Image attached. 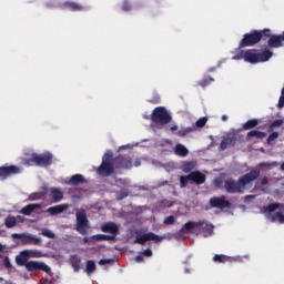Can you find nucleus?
<instances>
[{"label":"nucleus","mask_w":284,"mask_h":284,"mask_svg":"<svg viewBox=\"0 0 284 284\" xmlns=\"http://www.w3.org/2000/svg\"><path fill=\"white\" fill-rule=\"evenodd\" d=\"M258 176H261V171L251 170L248 173L240 176L237 181L229 178L224 181V190L227 192V194H243L247 185L256 181Z\"/></svg>","instance_id":"nucleus-1"},{"label":"nucleus","mask_w":284,"mask_h":284,"mask_svg":"<svg viewBox=\"0 0 284 284\" xmlns=\"http://www.w3.org/2000/svg\"><path fill=\"white\" fill-rule=\"evenodd\" d=\"M271 34L272 30L270 29L252 30L250 33L243 36L239 48H252L253 45L261 43V41H267Z\"/></svg>","instance_id":"nucleus-2"},{"label":"nucleus","mask_w":284,"mask_h":284,"mask_svg":"<svg viewBox=\"0 0 284 284\" xmlns=\"http://www.w3.org/2000/svg\"><path fill=\"white\" fill-rule=\"evenodd\" d=\"M241 59H244L246 63H267L272 57H274V52L270 51V49H264L261 52L256 49H248L246 51H242Z\"/></svg>","instance_id":"nucleus-3"},{"label":"nucleus","mask_w":284,"mask_h":284,"mask_svg":"<svg viewBox=\"0 0 284 284\" xmlns=\"http://www.w3.org/2000/svg\"><path fill=\"white\" fill-rule=\"evenodd\" d=\"M262 213L265 215L267 221L271 223L284 224V204L278 202H273L268 205L262 207Z\"/></svg>","instance_id":"nucleus-4"},{"label":"nucleus","mask_w":284,"mask_h":284,"mask_svg":"<svg viewBox=\"0 0 284 284\" xmlns=\"http://www.w3.org/2000/svg\"><path fill=\"white\" fill-rule=\"evenodd\" d=\"M151 121L155 125H168L172 123V115L164 106H156L151 114Z\"/></svg>","instance_id":"nucleus-5"},{"label":"nucleus","mask_w":284,"mask_h":284,"mask_svg":"<svg viewBox=\"0 0 284 284\" xmlns=\"http://www.w3.org/2000/svg\"><path fill=\"white\" fill-rule=\"evenodd\" d=\"M205 174L201 171H192L187 175L180 176V187L185 189L187 187V183H195V185H203L206 181Z\"/></svg>","instance_id":"nucleus-6"},{"label":"nucleus","mask_w":284,"mask_h":284,"mask_svg":"<svg viewBox=\"0 0 284 284\" xmlns=\"http://www.w3.org/2000/svg\"><path fill=\"white\" fill-rule=\"evenodd\" d=\"M52 153H33L30 159L24 160L26 165H38L39 168H48L52 163Z\"/></svg>","instance_id":"nucleus-7"},{"label":"nucleus","mask_w":284,"mask_h":284,"mask_svg":"<svg viewBox=\"0 0 284 284\" xmlns=\"http://www.w3.org/2000/svg\"><path fill=\"white\" fill-rule=\"evenodd\" d=\"M116 168L114 166V160H112V154L105 153L102 158V163L98 168L97 173L100 176H111V174H114V170Z\"/></svg>","instance_id":"nucleus-8"},{"label":"nucleus","mask_w":284,"mask_h":284,"mask_svg":"<svg viewBox=\"0 0 284 284\" xmlns=\"http://www.w3.org/2000/svg\"><path fill=\"white\" fill-rule=\"evenodd\" d=\"M41 194H49L50 199H52L54 203H59L60 201H63V191L57 187H50V189L43 187L42 193L31 194V200L36 201L41 199Z\"/></svg>","instance_id":"nucleus-9"},{"label":"nucleus","mask_w":284,"mask_h":284,"mask_svg":"<svg viewBox=\"0 0 284 284\" xmlns=\"http://www.w3.org/2000/svg\"><path fill=\"white\" fill-rule=\"evenodd\" d=\"M77 224L75 230L79 234L85 235L88 234V229L90 227V221H88V214L85 211H80L75 214Z\"/></svg>","instance_id":"nucleus-10"},{"label":"nucleus","mask_w":284,"mask_h":284,"mask_svg":"<svg viewBox=\"0 0 284 284\" xmlns=\"http://www.w3.org/2000/svg\"><path fill=\"white\" fill-rule=\"evenodd\" d=\"M11 237L21 241L22 245H41V237L30 233H13Z\"/></svg>","instance_id":"nucleus-11"},{"label":"nucleus","mask_w":284,"mask_h":284,"mask_svg":"<svg viewBox=\"0 0 284 284\" xmlns=\"http://www.w3.org/2000/svg\"><path fill=\"white\" fill-rule=\"evenodd\" d=\"M195 234L196 236H199V234H202L204 239H207V236H212V234H214V225L205 221L196 222Z\"/></svg>","instance_id":"nucleus-12"},{"label":"nucleus","mask_w":284,"mask_h":284,"mask_svg":"<svg viewBox=\"0 0 284 284\" xmlns=\"http://www.w3.org/2000/svg\"><path fill=\"white\" fill-rule=\"evenodd\" d=\"M115 170H131L132 158L130 155H118L113 159Z\"/></svg>","instance_id":"nucleus-13"},{"label":"nucleus","mask_w":284,"mask_h":284,"mask_svg":"<svg viewBox=\"0 0 284 284\" xmlns=\"http://www.w3.org/2000/svg\"><path fill=\"white\" fill-rule=\"evenodd\" d=\"M26 270L27 272H45L47 274H50L51 271L50 266L39 261H29L26 265Z\"/></svg>","instance_id":"nucleus-14"},{"label":"nucleus","mask_w":284,"mask_h":284,"mask_svg":"<svg viewBox=\"0 0 284 284\" xmlns=\"http://www.w3.org/2000/svg\"><path fill=\"white\" fill-rule=\"evenodd\" d=\"M101 231L111 234V235H106L111 239L103 240V241H114V239H116V236H119V225H116V223H114V222H106V223L102 224Z\"/></svg>","instance_id":"nucleus-15"},{"label":"nucleus","mask_w":284,"mask_h":284,"mask_svg":"<svg viewBox=\"0 0 284 284\" xmlns=\"http://www.w3.org/2000/svg\"><path fill=\"white\" fill-rule=\"evenodd\" d=\"M148 241H154L155 243H161V241H163V237L156 235L155 233L149 232L143 235H138L134 240V243H138L139 245H145Z\"/></svg>","instance_id":"nucleus-16"},{"label":"nucleus","mask_w":284,"mask_h":284,"mask_svg":"<svg viewBox=\"0 0 284 284\" xmlns=\"http://www.w3.org/2000/svg\"><path fill=\"white\" fill-rule=\"evenodd\" d=\"M210 205L211 207H217L219 210H225L227 207L232 206V203L226 200L225 195H222L220 197H211L210 199Z\"/></svg>","instance_id":"nucleus-17"},{"label":"nucleus","mask_w":284,"mask_h":284,"mask_svg":"<svg viewBox=\"0 0 284 284\" xmlns=\"http://www.w3.org/2000/svg\"><path fill=\"white\" fill-rule=\"evenodd\" d=\"M21 169L17 165L0 166V178L8 179V176H13V174H20Z\"/></svg>","instance_id":"nucleus-18"},{"label":"nucleus","mask_w":284,"mask_h":284,"mask_svg":"<svg viewBox=\"0 0 284 284\" xmlns=\"http://www.w3.org/2000/svg\"><path fill=\"white\" fill-rule=\"evenodd\" d=\"M284 34H273L267 38L268 48H283Z\"/></svg>","instance_id":"nucleus-19"},{"label":"nucleus","mask_w":284,"mask_h":284,"mask_svg":"<svg viewBox=\"0 0 284 284\" xmlns=\"http://www.w3.org/2000/svg\"><path fill=\"white\" fill-rule=\"evenodd\" d=\"M109 239H112L105 234H97L92 235L91 237H83L82 243L84 245H93V243H99L101 241H106Z\"/></svg>","instance_id":"nucleus-20"},{"label":"nucleus","mask_w":284,"mask_h":284,"mask_svg":"<svg viewBox=\"0 0 284 284\" xmlns=\"http://www.w3.org/2000/svg\"><path fill=\"white\" fill-rule=\"evenodd\" d=\"M29 258L30 253H28V251H22L19 255L16 256V263L20 267H26L28 263H30Z\"/></svg>","instance_id":"nucleus-21"},{"label":"nucleus","mask_w":284,"mask_h":284,"mask_svg":"<svg viewBox=\"0 0 284 284\" xmlns=\"http://www.w3.org/2000/svg\"><path fill=\"white\" fill-rule=\"evenodd\" d=\"M234 145H236V136H229L222 140L220 150L223 152L227 150V148H234Z\"/></svg>","instance_id":"nucleus-22"},{"label":"nucleus","mask_w":284,"mask_h":284,"mask_svg":"<svg viewBox=\"0 0 284 284\" xmlns=\"http://www.w3.org/2000/svg\"><path fill=\"white\" fill-rule=\"evenodd\" d=\"M68 207H69L68 204H60V205H55V206H51V207L47 209V212L51 216H57V214H63V212H65V210H68Z\"/></svg>","instance_id":"nucleus-23"},{"label":"nucleus","mask_w":284,"mask_h":284,"mask_svg":"<svg viewBox=\"0 0 284 284\" xmlns=\"http://www.w3.org/2000/svg\"><path fill=\"white\" fill-rule=\"evenodd\" d=\"M196 234V222H186L180 230L181 234Z\"/></svg>","instance_id":"nucleus-24"},{"label":"nucleus","mask_w":284,"mask_h":284,"mask_svg":"<svg viewBox=\"0 0 284 284\" xmlns=\"http://www.w3.org/2000/svg\"><path fill=\"white\" fill-rule=\"evenodd\" d=\"M34 210H41V204H28L21 209L20 214H23V216H30Z\"/></svg>","instance_id":"nucleus-25"},{"label":"nucleus","mask_w":284,"mask_h":284,"mask_svg":"<svg viewBox=\"0 0 284 284\" xmlns=\"http://www.w3.org/2000/svg\"><path fill=\"white\" fill-rule=\"evenodd\" d=\"M68 185H81L85 183V178L81 174H74L70 178V180L67 182Z\"/></svg>","instance_id":"nucleus-26"},{"label":"nucleus","mask_w":284,"mask_h":284,"mask_svg":"<svg viewBox=\"0 0 284 284\" xmlns=\"http://www.w3.org/2000/svg\"><path fill=\"white\" fill-rule=\"evenodd\" d=\"M62 6H63V8H68L72 12H81V10H83V6H81L77 2L67 1V2H63Z\"/></svg>","instance_id":"nucleus-27"},{"label":"nucleus","mask_w":284,"mask_h":284,"mask_svg":"<svg viewBox=\"0 0 284 284\" xmlns=\"http://www.w3.org/2000/svg\"><path fill=\"white\" fill-rule=\"evenodd\" d=\"M70 263H71V267H73L74 272L81 271V257H79L78 255H71Z\"/></svg>","instance_id":"nucleus-28"},{"label":"nucleus","mask_w":284,"mask_h":284,"mask_svg":"<svg viewBox=\"0 0 284 284\" xmlns=\"http://www.w3.org/2000/svg\"><path fill=\"white\" fill-rule=\"evenodd\" d=\"M174 154H176V156H187V154H190V151L187 150V148H185V145L176 144L174 148Z\"/></svg>","instance_id":"nucleus-29"},{"label":"nucleus","mask_w":284,"mask_h":284,"mask_svg":"<svg viewBox=\"0 0 284 284\" xmlns=\"http://www.w3.org/2000/svg\"><path fill=\"white\" fill-rule=\"evenodd\" d=\"M247 139H252V138H255V139H265V136H267V134L263 131H256V130H252L247 133Z\"/></svg>","instance_id":"nucleus-30"},{"label":"nucleus","mask_w":284,"mask_h":284,"mask_svg":"<svg viewBox=\"0 0 284 284\" xmlns=\"http://www.w3.org/2000/svg\"><path fill=\"white\" fill-rule=\"evenodd\" d=\"M213 262L214 263H232V257L227 256V255H219L215 254L213 256Z\"/></svg>","instance_id":"nucleus-31"},{"label":"nucleus","mask_w":284,"mask_h":284,"mask_svg":"<svg viewBox=\"0 0 284 284\" xmlns=\"http://www.w3.org/2000/svg\"><path fill=\"white\" fill-rule=\"evenodd\" d=\"M85 272L89 275L94 274V272H97V263H94V261H92V260H88L87 266H85Z\"/></svg>","instance_id":"nucleus-32"},{"label":"nucleus","mask_w":284,"mask_h":284,"mask_svg":"<svg viewBox=\"0 0 284 284\" xmlns=\"http://www.w3.org/2000/svg\"><path fill=\"white\" fill-rule=\"evenodd\" d=\"M258 125L257 119H251L243 124V130H252Z\"/></svg>","instance_id":"nucleus-33"},{"label":"nucleus","mask_w":284,"mask_h":284,"mask_svg":"<svg viewBox=\"0 0 284 284\" xmlns=\"http://www.w3.org/2000/svg\"><path fill=\"white\" fill-rule=\"evenodd\" d=\"M4 225L9 230L12 227H17V219L14 216H8L4 221Z\"/></svg>","instance_id":"nucleus-34"},{"label":"nucleus","mask_w":284,"mask_h":284,"mask_svg":"<svg viewBox=\"0 0 284 284\" xmlns=\"http://www.w3.org/2000/svg\"><path fill=\"white\" fill-rule=\"evenodd\" d=\"M210 83H214V78L212 77H205L202 81H200L197 84L201 85V88H207Z\"/></svg>","instance_id":"nucleus-35"},{"label":"nucleus","mask_w":284,"mask_h":284,"mask_svg":"<svg viewBox=\"0 0 284 284\" xmlns=\"http://www.w3.org/2000/svg\"><path fill=\"white\" fill-rule=\"evenodd\" d=\"M191 132H194V129L189 126V128H184V129H180L178 131V136H187V134H191Z\"/></svg>","instance_id":"nucleus-36"},{"label":"nucleus","mask_w":284,"mask_h":284,"mask_svg":"<svg viewBox=\"0 0 284 284\" xmlns=\"http://www.w3.org/2000/svg\"><path fill=\"white\" fill-rule=\"evenodd\" d=\"M42 236H45L47 239H55L57 235L52 231L43 229Z\"/></svg>","instance_id":"nucleus-37"},{"label":"nucleus","mask_w":284,"mask_h":284,"mask_svg":"<svg viewBox=\"0 0 284 284\" xmlns=\"http://www.w3.org/2000/svg\"><path fill=\"white\" fill-rule=\"evenodd\" d=\"M207 123V118L203 116L200 118L196 122L195 125L196 128H205V124Z\"/></svg>","instance_id":"nucleus-38"},{"label":"nucleus","mask_w":284,"mask_h":284,"mask_svg":"<svg viewBox=\"0 0 284 284\" xmlns=\"http://www.w3.org/2000/svg\"><path fill=\"white\" fill-rule=\"evenodd\" d=\"M276 162H262L258 164V168H265L266 170H270L271 168H275Z\"/></svg>","instance_id":"nucleus-39"},{"label":"nucleus","mask_w":284,"mask_h":284,"mask_svg":"<svg viewBox=\"0 0 284 284\" xmlns=\"http://www.w3.org/2000/svg\"><path fill=\"white\" fill-rule=\"evenodd\" d=\"M182 170L187 174V172L194 170V164H192V162H185L182 166Z\"/></svg>","instance_id":"nucleus-40"},{"label":"nucleus","mask_w":284,"mask_h":284,"mask_svg":"<svg viewBox=\"0 0 284 284\" xmlns=\"http://www.w3.org/2000/svg\"><path fill=\"white\" fill-rule=\"evenodd\" d=\"M278 138V132H273L268 135L266 142L270 144L274 143V140Z\"/></svg>","instance_id":"nucleus-41"},{"label":"nucleus","mask_w":284,"mask_h":284,"mask_svg":"<svg viewBox=\"0 0 284 284\" xmlns=\"http://www.w3.org/2000/svg\"><path fill=\"white\" fill-rule=\"evenodd\" d=\"M175 219H174V215H170V216H168L166 219H164V225H174V223H175Z\"/></svg>","instance_id":"nucleus-42"},{"label":"nucleus","mask_w":284,"mask_h":284,"mask_svg":"<svg viewBox=\"0 0 284 284\" xmlns=\"http://www.w3.org/2000/svg\"><path fill=\"white\" fill-rule=\"evenodd\" d=\"M214 185L215 187H219V190H222V187H224L225 184H223V180L221 178H216L214 180Z\"/></svg>","instance_id":"nucleus-43"},{"label":"nucleus","mask_w":284,"mask_h":284,"mask_svg":"<svg viewBox=\"0 0 284 284\" xmlns=\"http://www.w3.org/2000/svg\"><path fill=\"white\" fill-rule=\"evenodd\" d=\"M283 125V120H275L271 123L270 128L273 130V128H281Z\"/></svg>","instance_id":"nucleus-44"},{"label":"nucleus","mask_w":284,"mask_h":284,"mask_svg":"<svg viewBox=\"0 0 284 284\" xmlns=\"http://www.w3.org/2000/svg\"><path fill=\"white\" fill-rule=\"evenodd\" d=\"M122 10H124V12H130V10H132V4H130L129 1H124L122 4Z\"/></svg>","instance_id":"nucleus-45"},{"label":"nucleus","mask_w":284,"mask_h":284,"mask_svg":"<svg viewBox=\"0 0 284 284\" xmlns=\"http://www.w3.org/2000/svg\"><path fill=\"white\" fill-rule=\"evenodd\" d=\"M3 265L7 267V270H12V263L10 262V257L3 258Z\"/></svg>","instance_id":"nucleus-46"},{"label":"nucleus","mask_w":284,"mask_h":284,"mask_svg":"<svg viewBox=\"0 0 284 284\" xmlns=\"http://www.w3.org/2000/svg\"><path fill=\"white\" fill-rule=\"evenodd\" d=\"M152 250L146 248L142 252V256L151 257L152 256Z\"/></svg>","instance_id":"nucleus-47"},{"label":"nucleus","mask_w":284,"mask_h":284,"mask_svg":"<svg viewBox=\"0 0 284 284\" xmlns=\"http://www.w3.org/2000/svg\"><path fill=\"white\" fill-rule=\"evenodd\" d=\"M128 196V192L122 191L120 192L119 196H118V201H123V199H125Z\"/></svg>","instance_id":"nucleus-48"},{"label":"nucleus","mask_w":284,"mask_h":284,"mask_svg":"<svg viewBox=\"0 0 284 284\" xmlns=\"http://www.w3.org/2000/svg\"><path fill=\"white\" fill-rule=\"evenodd\" d=\"M112 263V260H100L99 265H110Z\"/></svg>","instance_id":"nucleus-49"},{"label":"nucleus","mask_w":284,"mask_h":284,"mask_svg":"<svg viewBox=\"0 0 284 284\" xmlns=\"http://www.w3.org/2000/svg\"><path fill=\"white\" fill-rule=\"evenodd\" d=\"M162 205H164V207H172V202L168 201V200H163L162 201Z\"/></svg>","instance_id":"nucleus-50"},{"label":"nucleus","mask_w":284,"mask_h":284,"mask_svg":"<svg viewBox=\"0 0 284 284\" xmlns=\"http://www.w3.org/2000/svg\"><path fill=\"white\" fill-rule=\"evenodd\" d=\"M143 261H144L143 255H138V256L135 257V262H136V263H143Z\"/></svg>","instance_id":"nucleus-51"},{"label":"nucleus","mask_w":284,"mask_h":284,"mask_svg":"<svg viewBox=\"0 0 284 284\" xmlns=\"http://www.w3.org/2000/svg\"><path fill=\"white\" fill-rule=\"evenodd\" d=\"M267 183H268L267 178H263L262 181H261V184L262 185H267Z\"/></svg>","instance_id":"nucleus-52"},{"label":"nucleus","mask_w":284,"mask_h":284,"mask_svg":"<svg viewBox=\"0 0 284 284\" xmlns=\"http://www.w3.org/2000/svg\"><path fill=\"white\" fill-rule=\"evenodd\" d=\"M139 165H141V160L136 159V160L134 161V166H135V168H139Z\"/></svg>","instance_id":"nucleus-53"},{"label":"nucleus","mask_w":284,"mask_h":284,"mask_svg":"<svg viewBox=\"0 0 284 284\" xmlns=\"http://www.w3.org/2000/svg\"><path fill=\"white\" fill-rule=\"evenodd\" d=\"M176 130H179V126L176 125L171 126V132H176Z\"/></svg>","instance_id":"nucleus-54"},{"label":"nucleus","mask_w":284,"mask_h":284,"mask_svg":"<svg viewBox=\"0 0 284 284\" xmlns=\"http://www.w3.org/2000/svg\"><path fill=\"white\" fill-rule=\"evenodd\" d=\"M222 121H227V115H222Z\"/></svg>","instance_id":"nucleus-55"},{"label":"nucleus","mask_w":284,"mask_h":284,"mask_svg":"<svg viewBox=\"0 0 284 284\" xmlns=\"http://www.w3.org/2000/svg\"><path fill=\"white\" fill-rule=\"evenodd\" d=\"M214 70H216V68H210L209 72H214Z\"/></svg>","instance_id":"nucleus-56"},{"label":"nucleus","mask_w":284,"mask_h":284,"mask_svg":"<svg viewBox=\"0 0 284 284\" xmlns=\"http://www.w3.org/2000/svg\"><path fill=\"white\" fill-rule=\"evenodd\" d=\"M281 170L284 172V162L281 164Z\"/></svg>","instance_id":"nucleus-57"},{"label":"nucleus","mask_w":284,"mask_h":284,"mask_svg":"<svg viewBox=\"0 0 284 284\" xmlns=\"http://www.w3.org/2000/svg\"><path fill=\"white\" fill-rule=\"evenodd\" d=\"M253 197H254V196H250V195L246 196V199H253Z\"/></svg>","instance_id":"nucleus-58"},{"label":"nucleus","mask_w":284,"mask_h":284,"mask_svg":"<svg viewBox=\"0 0 284 284\" xmlns=\"http://www.w3.org/2000/svg\"><path fill=\"white\" fill-rule=\"evenodd\" d=\"M3 250V246L0 244V252Z\"/></svg>","instance_id":"nucleus-59"}]
</instances>
